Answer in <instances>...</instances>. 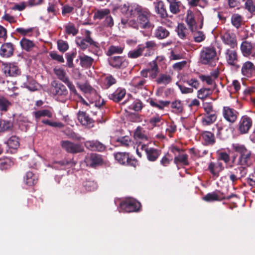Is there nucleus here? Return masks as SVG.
<instances>
[{
  "instance_id": "obj_1",
  "label": "nucleus",
  "mask_w": 255,
  "mask_h": 255,
  "mask_svg": "<svg viewBox=\"0 0 255 255\" xmlns=\"http://www.w3.org/2000/svg\"><path fill=\"white\" fill-rule=\"evenodd\" d=\"M232 149L238 154V156L237 155L232 157L231 163L228 165L229 168L237 166L229 175L230 180L235 183L246 176L247 168L253 166L255 163V154L244 144L240 143H233Z\"/></svg>"
},
{
  "instance_id": "obj_2",
  "label": "nucleus",
  "mask_w": 255,
  "mask_h": 255,
  "mask_svg": "<svg viewBox=\"0 0 255 255\" xmlns=\"http://www.w3.org/2000/svg\"><path fill=\"white\" fill-rule=\"evenodd\" d=\"M203 108L205 114L202 117L201 122L204 126H209L213 124L217 120V111L214 109L213 104L205 102L203 104Z\"/></svg>"
},
{
  "instance_id": "obj_3",
  "label": "nucleus",
  "mask_w": 255,
  "mask_h": 255,
  "mask_svg": "<svg viewBox=\"0 0 255 255\" xmlns=\"http://www.w3.org/2000/svg\"><path fill=\"white\" fill-rule=\"evenodd\" d=\"M217 52L214 47H203L200 53L201 62L205 65L214 66L217 60Z\"/></svg>"
},
{
  "instance_id": "obj_4",
  "label": "nucleus",
  "mask_w": 255,
  "mask_h": 255,
  "mask_svg": "<svg viewBox=\"0 0 255 255\" xmlns=\"http://www.w3.org/2000/svg\"><path fill=\"white\" fill-rule=\"evenodd\" d=\"M91 34L90 31L86 30L85 32V37L84 38L76 37V43L83 50L88 47H91L95 49V51H97V49L100 47V44L92 38Z\"/></svg>"
},
{
  "instance_id": "obj_5",
  "label": "nucleus",
  "mask_w": 255,
  "mask_h": 255,
  "mask_svg": "<svg viewBox=\"0 0 255 255\" xmlns=\"http://www.w3.org/2000/svg\"><path fill=\"white\" fill-rule=\"evenodd\" d=\"M225 56L227 64L236 69L240 68L239 63V56L235 48H227L225 52Z\"/></svg>"
},
{
  "instance_id": "obj_6",
  "label": "nucleus",
  "mask_w": 255,
  "mask_h": 255,
  "mask_svg": "<svg viewBox=\"0 0 255 255\" xmlns=\"http://www.w3.org/2000/svg\"><path fill=\"white\" fill-rule=\"evenodd\" d=\"M140 203L133 199H127L120 203L121 209L126 212H138L141 208Z\"/></svg>"
},
{
  "instance_id": "obj_7",
  "label": "nucleus",
  "mask_w": 255,
  "mask_h": 255,
  "mask_svg": "<svg viewBox=\"0 0 255 255\" xmlns=\"http://www.w3.org/2000/svg\"><path fill=\"white\" fill-rule=\"evenodd\" d=\"M61 145L67 152L71 154H77L84 151V147L81 144L74 143L69 140L61 141Z\"/></svg>"
},
{
  "instance_id": "obj_8",
  "label": "nucleus",
  "mask_w": 255,
  "mask_h": 255,
  "mask_svg": "<svg viewBox=\"0 0 255 255\" xmlns=\"http://www.w3.org/2000/svg\"><path fill=\"white\" fill-rule=\"evenodd\" d=\"M114 157L117 162L124 165L135 167L136 160L129 156V153L118 152L114 153Z\"/></svg>"
},
{
  "instance_id": "obj_9",
  "label": "nucleus",
  "mask_w": 255,
  "mask_h": 255,
  "mask_svg": "<svg viewBox=\"0 0 255 255\" xmlns=\"http://www.w3.org/2000/svg\"><path fill=\"white\" fill-rule=\"evenodd\" d=\"M221 38L225 45L229 46L230 48H237L238 46L237 39L236 35L229 31H226L221 34Z\"/></svg>"
},
{
  "instance_id": "obj_10",
  "label": "nucleus",
  "mask_w": 255,
  "mask_h": 255,
  "mask_svg": "<svg viewBox=\"0 0 255 255\" xmlns=\"http://www.w3.org/2000/svg\"><path fill=\"white\" fill-rule=\"evenodd\" d=\"M52 86L51 92L54 96H57V99L60 97L65 98L67 96L68 90L63 84L55 81L52 83Z\"/></svg>"
},
{
  "instance_id": "obj_11",
  "label": "nucleus",
  "mask_w": 255,
  "mask_h": 255,
  "mask_svg": "<svg viewBox=\"0 0 255 255\" xmlns=\"http://www.w3.org/2000/svg\"><path fill=\"white\" fill-rule=\"evenodd\" d=\"M243 55L246 57L250 56L255 59V43H252L247 40L243 41L240 46Z\"/></svg>"
},
{
  "instance_id": "obj_12",
  "label": "nucleus",
  "mask_w": 255,
  "mask_h": 255,
  "mask_svg": "<svg viewBox=\"0 0 255 255\" xmlns=\"http://www.w3.org/2000/svg\"><path fill=\"white\" fill-rule=\"evenodd\" d=\"M2 65V71L6 77H16L21 74L20 69L14 63H4Z\"/></svg>"
},
{
  "instance_id": "obj_13",
  "label": "nucleus",
  "mask_w": 255,
  "mask_h": 255,
  "mask_svg": "<svg viewBox=\"0 0 255 255\" xmlns=\"http://www.w3.org/2000/svg\"><path fill=\"white\" fill-rule=\"evenodd\" d=\"M85 162L87 166L96 168L103 164V159L101 155L93 153L86 157Z\"/></svg>"
},
{
  "instance_id": "obj_14",
  "label": "nucleus",
  "mask_w": 255,
  "mask_h": 255,
  "mask_svg": "<svg viewBox=\"0 0 255 255\" xmlns=\"http://www.w3.org/2000/svg\"><path fill=\"white\" fill-rule=\"evenodd\" d=\"M109 64L117 69H124L128 65V62L124 57L113 56L108 59Z\"/></svg>"
},
{
  "instance_id": "obj_15",
  "label": "nucleus",
  "mask_w": 255,
  "mask_h": 255,
  "mask_svg": "<svg viewBox=\"0 0 255 255\" xmlns=\"http://www.w3.org/2000/svg\"><path fill=\"white\" fill-rule=\"evenodd\" d=\"M77 119L82 126L88 128H91L94 126V120L85 112L79 111L77 113Z\"/></svg>"
},
{
  "instance_id": "obj_16",
  "label": "nucleus",
  "mask_w": 255,
  "mask_h": 255,
  "mask_svg": "<svg viewBox=\"0 0 255 255\" xmlns=\"http://www.w3.org/2000/svg\"><path fill=\"white\" fill-rule=\"evenodd\" d=\"M141 149L145 151L147 158L150 161H156L161 153L160 150L153 147H148L145 145H141Z\"/></svg>"
},
{
  "instance_id": "obj_17",
  "label": "nucleus",
  "mask_w": 255,
  "mask_h": 255,
  "mask_svg": "<svg viewBox=\"0 0 255 255\" xmlns=\"http://www.w3.org/2000/svg\"><path fill=\"white\" fill-rule=\"evenodd\" d=\"M238 113L234 109L225 106L223 109L224 118L231 123H234L237 119Z\"/></svg>"
},
{
  "instance_id": "obj_18",
  "label": "nucleus",
  "mask_w": 255,
  "mask_h": 255,
  "mask_svg": "<svg viewBox=\"0 0 255 255\" xmlns=\"http://www.w3.org/2000/svg\"><path fill=\"white\" fill-rule=\"evenodd\" d=\"M129 12L131 16H147L149 14L147 8L136 3L129 6Z\"/></svg>"
},
{
  "instance_id": "obj_19",
  "label": "nucleus",
  "mask_w": 255,
  "mask_h": 255,
  "mask_svg": "<svg viewBox=\"0 0 255 255\" xmlns=\"http://www.w3.org/2000/svg\"><path fill=\"white\" fill-rule=\"evenodd\" d=\"M85 145L89 150L99 152H103L106 148L105 144L97 140L87 141L85 143Z\"/></svg>"
},
{
  "instance_id": "obj_20",
  "label": "nucleus",
  "mask_w": 255,
  "mask_h": 255,
  "mask_svg": "<svg viewBox=\"0 0 255 255\" xmlns=\"http://www.w3.org/2000/svg\"><path fill=\"white\" fill-rule=\"evenodd\" d=\"M252 126V119L247 116H244L241 119L239 130L242 134L246 133L249 131Z\"/></svg>"
},
{
  "instance_id": "obj_21",
  "label": "nucleus",
  "mask_w": 255,
  "mask_h": 255,
  "mask_svg": "<svg viewBox=\"0 0 255 255\" xmlns=\"http://www.w3.org/2000/svg\"><path fill=\"white\" fill-rule=\"evenodd\" d=\"M176 31L178 36L181 39L188 40L187 43H189L191 36L190 35L189 30L187 28L184 23H178Z\"/></svg>"
},
{
  "instance_id": "obj_22",
  "label": "nucleus",
  "mask_w": 255,
  "mask_h": 255,
  "mask_svg": "<svg viewBox=\"0 0 255 255\" xmlns=\"http://www.w3.org/2000/svg\"><path fill=\"white\" fill-rule=\"evenodd\" d=\"M126 94V89L122 87H119L114 92L109 94L108 97L109 99L112 100L113 102L119 103L124 99Z\"/></svg>"
},
{
  "instance_id": "obj_23",
  "label": "nucleus",
  "mask_w": 255,
  "mask_h": 255,
  "mask_svg": "<svg viewBox=\"0 0 255 255\" xmlns=\"http://www.w3.org/2000/svg\"><path fill=\"white\" fill-rule=\"evenodd\" d=\"M13 52L14 45L10 42L3 43L0 48V55L2 57H10L13 55Z\"/></svg>"
},
{
  "instance_id": "obj_24",
  "label": "nucleus",
  "mask_w": 255,
  "mask_h": 255,
  "mask_svg": "<svg viewBox=\"0 0 255 255\" xmlns=\"http://www.w3.org/2000/svg\"><path fill=\"white\" fill-rule=\"evenodd\" d=\"M255 70V66L254 63L251 61H247L242 65L241 73L245 77L249 78L252 76Z\"/></svg>"
},
{
  "instance_id": "obj_25",
  "label": "nucleus",
  "mask_w": 255,
  "mask_h": 255,
  "mask_svg": "<svg viewBox=\"0 0 255 255\" xmlns=\"http://www.w3.org/2000/svg\"><path fill=\"white\" fill-rule=\"evenodd\" d=\"M148 102L151 107L161 111L163 110L165 107H168L170 104V102L169 101L159 100L157 101L153 99H149Z\"/></svg>"
},
{
  "instance_id": "obj_26",
  "label": "nucleus",
  "mask_w": 255,
  "mask_h": 255,
  "mask_svg": "<svg viewBox=\"0 0 255 255\" xmlns=\"http://www.w3.org/2000/svg\"><path fill=\"white\" fill-rule=\"evenodd\" d=\"M38 180L37 175L33 172L28 171L24 177V182L25 184L29 186H32L35 185Z\"/></svg>"
},
{
  "instance_id": "obj_27",
  "label": "nucleus",
  "mask_w": 255,
  "mask_h": 255,
  "mask_svg": "<svg viewBox=\"0 0 255 255\" xmlns=\"http://www.w3.org/2000/svg\"><path fill=\"white\" fill-rule=\"evenodd\" d=\"M204 144L206 145H212L215 143V138L214 133L210 131H204L201 133Z\"/></svg>"
},
{
  "instance_id": "obj_28",
  "label": "nucleus",
  "mask_w": 255,
  "mask_h": 255,
  "mask_svg": "<svg viewBox=\"0 0 255 255\" xmlns=\"http://www.w3.org/2000/svg\"><path fill=\"white\" fill-rule=\"evenodd\" d=\"M174 163L178 165L179 163L184 166H188L189 164L188 161V155L187 154L180 153L175 156L174 158Z\"/></svg>"
},
{
  "instance_id": "obj_29",
  "label": "nucleus",
  "mask_w": 255,
  "mask_h": 255,
  "mask_svg": "<svg viewBox=\"0 0 255 255\" xmlns=\"http://www.w3.org/2000/svg\"><path fill=\"white\" fill-rule=\"evenodd\" d=\"M154 9L156 13L160 16H167V11L164 4L162 1L154 2Z\"/></svg>"
},
{
  "instance_id": "obj_30",
  "label": "nucleus",
  "mask_w": 255,
  "mask_h": 255,
  "mask_svg": "<svg viewBox=\"0 0 255 255\" xmlns=\"http://www.w3.org/2000/svg\"><path fill=\"white\" fill-rule=\"evenodd\" d=\"M79 58L80 61V65L86 68L90 67L94 61V59L92 57L85 55L79 56Z\"/></svg>"
},
{
  "instance_id": "obj_31",
  "label": "nucleus",
  "mask_w": 255,
  "mask_h": 255,
  "mask_svg": "<svg viewBox=\"0 0 255 255\" xmlns=\"http://www.w3.org/2000/svg\"><path fill=\"white\" fill-rule=\"evenodd\" d=\"M20 44L22 49L30 51L35 46L33 41L26 38H22L20 41Z\"/></svg>"
},
{
  "instance_id": "obj_32",
  "label": "nucleus",
  "mask_w": 255,
  "mask_h": 255,
  "mask_svg": "<svg viewBox=\"0 0 255 255\" xmlns=\"http://www.w3.org/2000/svg\"><path fill=\"white\" fill-rule=\"evenodd\" d=\"M169 34V31L162 26L158 27L155 32V37L159 39H162L167 37Z\"/></svg>"
},
{
  "instance_id": "obj_33",
  "label": "nucleus",
  "mask_w": 255,
  "mask_h": 255,
  "mask_svg": "<svg viewBox=\"0 0 255 255\" xmlns=\"http://www.w3.org/2000/svg\"><path fill=\"white\" fill-rule=\"evenodd\" d=\"M217 132L216 133L217 136L222 140H225L229 136L227 133L228 129L225 126H220V125H217Z\"/></svg>"
},
{
  "instance_id": "obj_34",
  "label": "nucleus",
  "mask_w": 255,
  "mask_h": 255,
  "mask_svg": "<svg viewBox=\"0 0 255 255\" xmlns=\"http://www.w3.org/2000/svg\"><path fill=\"white\" fill-rule=\"evenodd\" d=\"M203 200L207 202L222 201V197L219 196L215 191L207 194L205 196L203 197Z\"/></svg>"
},
{
  "instance_id": "obj_35",
  "label": "nucleus",
  "mask_w": 255,
  "mask_h": 255,
  "mask_svg": "<svg viewBox=\"0 0 255 255\" xmlns=\"http://www.w3.org/2000/svg\"><path fill=\"white\" fill-rule=\"evenodd\" d=\"M213 93V90L210 88H202L197 91V97L201 100H205Z\"/></svg>"
},
{
  "instance_id": "obj_36",
  "label": "nucleus",
  "mask_w": 255,
  "mask_h": 255,
  "mask_svg": "<svg viewBox=\"0 0 255 255\" xmlns=\"http://www.w3.org/2000/svg\"><path fill=\"white\" fill-rule=\"evenodd\" d=\"M13 128V123L10 120L0 119V132L11 130Z\"/></svg>"
},
{
  "instance_id": "obj_37",
  "label": "nucleus",
  "mask_w": 255,
  "mask_h": 255,
  "mask_svg": "<svg viewBox=\"0 0 255 255\" xmlns=\"http://www.w3.org/2000/svg\"><path fill=\"white\" fill-rule=\"evenodd\" d=\"M53 71L54 74L57 76V78L63 83L69 79L67 76L66 72L62 68H54L53 69Z\"/></svg>"
},
{
  "instance_id": "obj_38",
  "label": "nucleus",
  "mask_w": 255,
  "mask_h": 255,
  "mask_svg": "<svg viewBox=\"0 0 255 255\" xmlns=\"http://www.w3.org/2000/svg\"><path fill=\"white\" fill-rule=\"evenodd\" d=\"M34 115L36 120H39L41 117H47L51 118L52 117V113L48 110H39L34 112Z\"/></svg>"
},
{
  "instance_id": "obj_39",
  "label": "nucleus",
  "mask_w": 255,
  "mask_h": 255,
  "mask_svg": "<svg viewBox=\"0 0 255 255\" xmlns=\"http://www.w3.org/2000/svg\"><path fill=\"white\" fill-rule=\"evenodd\" d=\"M172 81V77L169 75L161 74L159 77L156 79V82L158 84H168Z\"/></svg>"
},
{
  "instance_id": "obj_40",
  "label": "nucleus",
  "mask_w": 255,
  "mask_h": 255,
  "mask_svg": "<svg viewBox=\"0 0 255 255\" xmlns=\"http://www.w3.org/2000/svg\"><path fill=\"white\" fill-rule=\"evenodd\" d=\"M171 108L175 113H181L184 110L183 104L180 100H176L172 102Z\"/></svg>"
},
{
  "instance_id": "obj_41",
  "label": "nucleus",
  "mask_w": 255,
  "mask_h": 255,
  "mask_svg": "<svg viewBox=\"0 0 255 255\" xmlns=\"http://www.w3.org/2000/svg\"><path fill=\"white\" fill-rule=\"evenodd\" d=\"M144 49L145 47L138 46L137 49L128 52V57L132 59L138 58L142 55Z\"/></svg>"
},
{
  "instance_id": "obj_42",
  "label": "nucleus",
  "mask_w": 255,
  "mask_h": 255,
  "mask_svg": "<svg viewBox=\"0 0 255 255\" xmlns=\"http://www.w3.org/2000/svg\"><path fill=\"white\" fill-rule=\"evenodd\" d=\"M134 137L135 139H141L142 140H147L148 137L144 134V131L140 127H138L134 133Z\"/></svg>"
},
{
  "instance_id": "obj_43",
  "label": "nucleus",
  "mask_w": 255,
  "mask_h": 255,
  "mask_svg": "<svg viewBox=\"0 0 255 255\" xmlns=\"http://www.w3.org/2000/svg\"><path fill=\"white\" fill-rule=\"evenodd\" d=\"M185 21L191 31L193 32L197 30V26L195 17H186Z\"/></svg>"
},
{
  "instance_id": "obj_44",
  "label": "nucleus",
  "mask_w": 255,
  "mask_h": 255,
  "mask_svg": "<svg viewBox=\"0 0 255 255\" xmlns=\"http://www.w3.org/2000/svg\"><path fill=\"white\" fill-rule=\"evenodd\" d=\"M7 144L10 148L17 149L19 146V138L16 136H12L7 140Z\"/></svg>"
},
{
  "instance_id": "obj_45",
  "label": "nucleus",
  "mask_w": 255,
  "mask_h": 255,
  "mask_svg": "<svg viewBox=\"0 0 255 255\" xmlns=\"http://www.w3.org/2000/svg\"><path fill=\"white\" fill-rule=\"evenodd\" d=\"M123 50L124 48L120 46L112 45L109 48L107 55L110 56L115 54H121L123 53Z\"/></svg>"
},
{
  "instance_id": "obj_46",
  "label": "nucleus",
  "mask_w": 255,
  "mask_h": 255,
  "mask_svg": "<svg viewBox=\"0 0 255 255\" xmlns=\"http://www.w3.org/2000/svg\"><path fill=\"white\" fill-rule=\"evenodd\" d=\"M146 82V81L144 79H141L138 77L132 81V84L133 87L138 89H142L144 88Z\"/></svg>"
},
{
  "instance_id": "obj_47",
  "label": "nucleus",
  "mask_w": 255,
  "mask_h": 255,
  "mask_svg": "<svg viewBox=\"0 0 255 255\" xmlns=\"http://www.w3.org/2000/svg\"><path fill=\"white\" fill-rule=\"evenodd\" d=\"M85 189L88 191H93L97 188V183L94 181L88 180L83 183Z\"/></svg>"
},
{
  "instance_id": "obj_48",
  "label": "nucleus",
  "mask_w": 255,
  "mask_h": 255,
  "mask_svg": "<svg viewBox=\"0 0 255 255\" xmlns=\"http://www.w3.org/2000/svg\"><path fill=\"white\" fill-rule=\"evenodd\" d=\"M11 105L10 102L3 97H0V110L7 111L8 107Z\"/></svg>"
},
{
  "instance_id": "obj_49",
  "label": "nucleus",
  "mask_w": 255,
  "mask_h": 255,
  "mask_svg": "<svg viewBox=\"0 0 255 255\" xmlns=\"http://www.w3.org/2000/svg\"><path fill=\"white\" fill-rule=\"evenodd\" d=\"M208 169L213 177L217 178L219 176L221 172L217 168V167L215 166V163L210 162L208 165Z\"/></svg>"
},
{
  "instance_id": "obj_50",
  "label": "nucleus",
  "mask_w": 255,
  "mask_h": 255,
  "mask_svg": "<svg viewBox=\"0 0 255 255\" xmlns=\"http://www.w3.org/2000/svg\"><path fill=\"white\" fill-rule=\"evenodd\" d=\"M65 27L66 33L69 35H76L78 33V29L72 23L69 22Z\"/></svg>"
},
{
  "instance_id": "obj_51",
  "label": "nucleus",
  "mask_w": 255,
  "mask_h": 255,
  "mask_svg": "<svg viewBox=\"0 0 255 255\" xmlns=\"http://www.w3.org/2000/svg\"><path fill=\"white\" fill-rule=\"evenodd\" d=\"M181 3L180 1L170 3V11L173 14H176L180 11V6Z\"/></svg>"
},
{
  "instance_id": "obj_52",
  "label": "nucleus",
  "mask_w": 255,
  "mask_h": 255,
  "mask_svg": "<svg viewBox=\"0 0 255 255\" xmlns=\"http://www.w3.org/2000/svg\"><path fill=\"white\" fill-rule=\"evenodd\" d=\"M117 141L119 142L122 146L128 147L129 146L131 143L130 138L128 136H125L119 137L117 139Z\"/></svg>"
},
{
  "instance_id": "obj_53",
  "label": "nucleus",
  "mask_w": 255,
  "mask_h": 255,
  "mask_svg": "<svg viewBox=\"0 0 255 255\" xmlns=\"http://www.w3.org/2000/svg\"><path fill=\"white\" fill-rule=\"evenodd\" d=\"M218 159L223 161L227 164L226 167L229 168L228 165L231 163L229 154L226 152H220L218 153Z\"/></svg>"
},
{
  "instance_id": "obj_54",
  "label": "nucleus",
  "mask_w": 255,
  "mask_h": 255,
  "mask_svg": "<svg viewBox=\"0 0 255 255\" xmlns=\"http://www.w3.org/2000/svg\"><path fill=\"white\" fill-rule=\"evenodd\" d=\"M148 17H139L138 19V26L142 28H147L150 27V23L147 18Z\"/></svg>"
},
{
  "instance_id": "obj_55",
  "label": "nucleus",
  "mask_w": 255,
  "mask_h": 255,
  "mask_svg": "<svg viewBox=\"0 0 255 255\" xmlns=\"http://www.w3.org/2000/svg\"><path fill=\"white\" fill-rule=\"evenodd\" d=\"M117 83V80L112 75H108L105 78V86L108 88Z\"/></svg>"
},
{
  "instance_id": "obj_56",
  "label": "nucleus",
  "mask_w": 255,
  "mask_h": 255,
  "mask_svg": "<svg viewBox=\"0 0 255 255\" xmlns=\"http://www.w3.org/2000/svg\"><path fill=\"white\" fill-rule=\"evenodd\" d=\"M194 39L196 42H201L205 39V35L203 31H198L194 33Z\"/></svg>"
},
{
  "instance_id": "obj_57",
  "label": "nucleus",
  "mask_w": 255,
  "mask_h": 255,
  "mask_svg": "<svg viewBox=\"0 0 255 255\" xmlns=\"http://www.w3.org/2000/svg\"><path fill=\"white\" fill-rule=\"evenodd\" d=\"M33 29V27H30L27 29L22 27H18L15 29V32L22 36H25L28 34V33L32 32Z\"/></svg>"
},
{
  "instance_id": "obj_58",
  "label": "nucleus",
  "mask_w": 255,
  "mask_h": 255,
  "mask_svg": "<svg viewBox=\"0 0 255 255\" xmlns=\"http://www.w3.org/2000/svg\"><path fill=\"white\" fill-rule=\"evenodd\" d=\"M184 82L186 83L188 85L191 86V88H194L195 89H198L200 86V83L199 81L196 78H191L190 79L187 80V81H184Z\"/></svg>"
},
{
  "instance_id": "obj_59",
  "label": "nucleus",
  "mask_w": 255,
  "mask_h": 255,
  "mask_svg": "<svg viewBox=\"0 0 255 255\" xmlns=\"http://www.w3.org/2000/svg\"><path fill=\"white\" fill-rule=\"evenodd\" d=\"M231 21L232 24L237 28H239L243 23L242 17H232Z\"/></svg>"
},
{
  "instance_id": "obj_60",
  "label": "nucleus",
  "mask_w": 255,
  "mask_h": 255,
  "mask_svg": "<svg viewBox=\"0 0 255 255\" xmlns=\"http://www.w3.org/2000/svg\"><path fill=\"white\" fill-rule=\"evenodd\" d=\"M42 122L44 124L50 126L52 127H57L62 128L64 127L63 124L61 122H52L48 120H43Z\"/></svg>"
},
{
  "instance_id": "obj_61",
  "label": "nucleus",
  "mask_w": 255,
  "mask_h": 255,
  "mask_svg": "<svg viewBox=\"0 0 255 255\" xmlns=\"http://www.w3.org/2000/svg\"><path fill=\"white\" fill-rule=\"evenodd\" d=\"M57 45L59 50L63 52L66 51L69 47L67 43L62 40L57 41Z\"/></svg>"
},
{
  "instance_id": "obj_62",
  "label": "nucleus",
  "mask_w": 255,
  "mask_h": 255,
  "mask_svg": "<svg viewBox=\"0 0 255 255\" xmlns=\"http://www.w3.org/2000/svg\"><path fill=\"white\" fill-rule=\"evenodd\" d=\"M51 58L58 62L63 63L64 62V59L62 55L58 54L56 52L52 51L49 54Z\"/></svg>"
},
{
  "instance_id": "obj_63",
  "label": "nucleus",
  "mask_w": 255,
  "mask_h": 255,
  "mask_svg": "<svg viewBox=\"0 0 255 255\" xmlns=\"http://www.w3.org/2000/svg\"><path fill=\"white\" fill-rule=\"evenodd\" d=\"M161 117L158 115H156L149 119V123L153 127H156L161 122Z\"/></svg>"
},
{
  "instance_id": "obj_64",
  "label": "nucleus",
  "mask_w": 255,
  "mask_h": 255,
  "mask_svg": "<svg viewBox=\"0 0 255 255\" xmlns=\"http://www.w3.org/2000/svg\"><path fill=\"white\" fill-rule=\"evenodd\" d=\"M9 167V159L8 158L0 159V169H6Z\"/></svg>"
}]
</instances>
